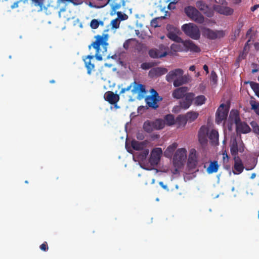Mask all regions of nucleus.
<instances>
[{
  "label": "nucleus",
  "instance_id": "obj_1",
  "mask_svg": "<svg viewBox=\"0 0 259 259\" xmlns=\"http://www.w3.org/2000/svg\"><path fill=\"white\" fill-rule=\"evenodd\" d=\"M96 40L89 46V48L90 49L91 47H93L96 51L95 56L88 55L85 59H84L85 65H94V63H92V60L96 59L99 61L102 60V57L101 55H99L100 52V46H102L105 51L107 50V47L108 45L107 42L108 35L104 34L103 35H98L95 36Z\"/></svg>",
  "mask_w": 259,
  "mask_h": 259
},
{
  "label": "nucleus",
  "instance_id": "obj_54",
  "mask_svg": "<svg viewBox=\"0 0 259 259\" xmlns=\"http://www.w3.org/2000/svg\"><path fill=\"white\" fill-rule=\"evenodd\" d=\"M172 153L170 152L169 151H167V149L166 148V150L164 152V155L167 157H171Z\"/></svg>",
  "mask_w": 259,
  "mask_h": 259
},
{
  "label": "nucleus",
  "instance_id": "obj_60",
  "mask_svg": "<svg viewBox=\"0 0 259 259\" xmlns=\"http://www.w3.org/2000/svg\"><path fill=\"white\" fill-rule=\"evenodd\" d=\"M244 54L245 55V53L243 52L242 54L239 55L238 59H243L244 58Z\"/></svg>",
  "mask_w": 259,
  "mask_h": 259
},
{
  "label": "nucleus",
  "instance_id": "obj_13",
  "mask_svg": "<svg viewBox=\"0 0 259 259\" xmlns=\"http://www.w3.org/2000/svg\"><path fill=\"white\" fill-rule=\"evenodd\" d=\"M162 151L161 148H154L151 153L149 162L152 165L157 164L160 161Z\"/></svg>",
  "mask_w": 259,
  "mask_h": 259
},
{
  "label": "nucleus",
  "instance_id": "obj_37",
  "mask_svg": "<svg viewBox=\"0 0 259 259\" xmlns=\"http://www.w3.org/2000/svg\"><path fill=\"white\" fill-rule=\"evenodd\" d=\"M251 109L254 111L256 115L259 116V102L257 103H250Z\"/></svg>",
  "mask_w": 259,
  "mask_h": 259
},
{
  "label": "nucleus",
  "instance_id": "obj_47",
  "mask_svg": "<svg viewBox=\"0 0 259 259\" xmlns=\"http://www.w3.org/2000/svg\"><path fill=\"white\" fill-rule=\"evenodd\" d=\"M217 75L214 71H212L211 73L210 78L211 80L214 82L216 83L217 81Z\"/></svg>",
  "mask_w": 259,
  "mask_h": 259
},
{
  "label": "nucleus",
  "instance_id": "obj_53",
  "mask_svg": "<svg viewBox=\"0 0 259 259\" xmlns=\"http://www.w3.org/2000/svg\"><path fill=\"white\" fill-rule=\"evenodd\" d=\"M20 3V1H17L15 3H14L11 7V9H14L15 8H17L19 6V3Z\"/></svg>",
  "mask_w": 259,
  "mask_h": 259
},
{
  "label": "nucleus",
  "instance_id": "obj_57",
  "mask_svg": "<svg viewBox=\"0 0 259 259\" xmlns=\"http://www.w3.org/2000/svg\"><path fill=\"white\" fill-rule=\"evenodd\" d=\"M258 8H259V4L257 5H255L251 8V11L252 12H254L255 10H256Z\"/></svg>",
  "mask_w": 259,
  "mask_h": 259
},
{
  "label": "nucleus",
  "instance_id": "obj_61",
  "mask_svg": "<svg viewBox=\"0 0 259 259\" xmlns=\"http://www.w3.org/2000/svg\"><path fill=\"white\" fill-rule=\"evenodd\" d=\"M107 58H111L114 59H116L118 58V56L117 55L115 54V55L112 56L111 57L108 56Z\"/></svg>",
  "mask_w": 259,
  "mask_h": 259
},
{
  "label": "nucleus",
  "instance_id": "obj_34",
  "mask_svg": "<svg viewBox=\"0 0 259 259\" xmlns=\"http://www.w3.org/2000/svg\"><path fill=\"white\" fill-rule=\"evenodd\" d=\"M167 36L169 39L175 41V42H179L182 40L180 37L178 36L176 33L172 32H169Z\"/></svg>",
  "mask_w": 259,
  "mask_h": 259
},
{
  "label": "nucleus",
  "instance_id": "obj_27",
  "mask_svg": "<svg viewBox=\"0 0 259 259\" xmlns=\"http://www.w3.org/2000/svg\"><path fill=\"white\" fill-rule=\"evenodd\" d=\"M208 138L213 144H218L219 133L215 130H212L211 131Z\"/></svg>",
  "mask_w": 259,
  "mask_h": 259
},
{
  "label": "nucleus",
  "instance_id": "obj_32",
  "mask_svg": "<svg viewBox=\"0 0 259 259\" xmlns=\"http://www.w3.org/2000/svg\"><path fill=\"white\" fill-rule=\"evenodd\" d=\"M176 121L179 125H183L184 126L188 122L185 114L179 115L177 117Z\"/></svg>",
  "mask_w": 259,
  "mask_h": 259
},
{
  "label": "nucleus",
  "instance_id": "obj_11",
  "mask_svg": "<svg viewBox=\"0 0 259 259\" xmlns=\"http://www.w3.org/2000/svg\"><path fill=\"white\" fill-rule=\"evenodd\" d=\"M244 151L243 144L241 141L238 143L236 138L231 139L230 144V152L232 155L234 157H239L238 156V152H242Z\"/></svg>",
  "mask_w": 259,
  "mask_h": 259
},
{
  "label": "nucleus",
  "instance_id": "obj_46",
  "mask_svg": "<svg viewBox=\"0 0 259 259\" xmlns=\"http://www.w3.org/2000/svg\"><path fill=\"white\" fill-rule=\"evenodd\" d=\"M35 4V6H37L41 8L44 5V0H31Z\"/></svg>",
  "mask_w": 259,
  "mask_h": 259
},
{
  "label": "nucleus",
  "instance_id": "obj_28",
  "mask_svg": "<svg viewBox=\"0 0 259 259\" xmlns=\"http://www.w3.org/2000/svg\"><path fill=\"white\" fill-rule=\"evenodd\" d=\"M219 165L217 161L210 162L209 166L207 168V172L208 174H212L218 171Z\"/></svg>",
  "mask_w": 259,
  "mask_h": 259
},
{
  "label": "nucleus",
  "instance_id": "obj_42",
  "mask_svg": "<svg viewBox=\"0 0 259 259\" xmlns=\"http://www.w3.org/2000/svg\"><path fill=\"white\" fill-rule=\"evenodd\" d=\"M253 131L259 136V125L255 122L251 123Z\"/></svg>",
  "mask_w": 259,
  "mask_h": 259
},
{
  "label": "nucleus",
  "instance_id": "obj_12",
  "mask_svg": "<svg viewBox=\"0 0 259 259\" xmlns=\"http://www.w3.org/2000/svg\"><path fill=\"white\" fill-rule=\"evenodd\" d=\"M187 151L185 148L178 149L173 157V162L175 164H181L186 159Z\"/></svg>",
  "mask_w": 259,
  "mask_h": 259
},
{
  "label": "nucleus",
  "instance_id": "obj_38",
  "mask_svg": "<svg viewBox=\"0 0 259 259\" xmlns=\"http://www.w3.org/2000/svg\"><path fill=\"white\" fill-rule=\"evenodd\" d=\"M191 105L192 104H191V103L186 101L184 100L180 101V107L185 110L188 109Z\"/></svg>",
  "mask_w": 259,
  "mask_h": 259
},
{
  "label": "nucleus",
  "instance_id": "obj_31",
  "mask_svg": "<svg viewBox=\"0 0 259 259\" xmlns=\"http://www.w3.org/2000/svg\"><path fill=\"white\" fill-rule=\"evenodd\" d=\"M206 101V98L204 95H199L194 98V103L197 106L204 104Z\"/></svg>",
  "mask_w": 259,
  "mask_h": 259
},
{
  "label": "nucleus",
  "instance_id": "obj_56",
  "mask_svg": "<svg viewBox=\"0 0 259 259\" xmlns=\"http://www.w3.org/2000/svg\"><path fill=\"white\" fill-rule=\"evenodd\" d=\"M159 185H160L162 188H163L164 189H165V190H168V188H167V186H166V185H165L164 184V183H163L162 182H160L159 183Z\"/></svg>",
  "mask_w": 259,
  "mask_h": 259
},
{
  "label": "nucleus",
  "instance_id": "obj_40",
  "mask_svg": "<svg viewBox=\"0 0 259 259\" xmlns=\"http://www.w3.org/2000/svg\"><path fill=\"white\" fill-rule=\"evenodd\" d=\"M249 83L250 87L253 90V91L254 92V93L257 90L259 89V84L258 83H257L256 82H253V81H248V82H246V83Z\"/></svg>",
  "mask_w": 259,
  "mask_h": 259
},
{
  "label": "nucleus",
  "instance_id": "obj_52",
  "mask_svg": "<svg viewBox=\"0 0 259 259\" xmlns=\"http://www.w3.org/2000/svg\"><path fill=\"white\" fill-rule=\"evenodd\" d=\"M223 155V160L224 162H228L229 160V156L227 153H224Z\"/></svg>",
  "mask_w": 259,
  "mask_h": 259
},
{
  "label": "nucleus",
  "instance_id": "obj_33",
  "mask_svg": "<svg viewBox=\"0 0 259 259\" xmlns=\"http://www.w3.org/2000/svg\"><path fill=\"white\" fill-rule=\"evenodd\" d=\"M164 122L167 125H171L175 123V118L174 115L171 114H168L165 116Z\"/></svg>",
  "mask_w": 259,
  "mask_h": 259
},
{
  "label": "nucleus",
  "instance_id": "obj_50",
  "mask_svg": "<svg viewBox=\"0 0 259 259\" xmlns=\"http://www.w3.org/2000/svg\"><path fill=\"white\" fill-rule=\"evenodd\" d=\"M130 44V39H127V40H125V41L123 44V48L127 50L129 48Z\"/></svg>",
  "mask_w": 259,
  "mask_h": 259
},
{
  "label": "nucleus",
  "instance_id": "obj_16",
  "mask_svg": "<svg viewBox=\"0 0 259 259\" xmlns=\"http://www.w3.org/2000/svg\"><path fill=\"white\" fill-rule=\"evenodd\" d=\"M167 72V69L164 67L152 68L149 72V76L151 78L158 77L165 74Z\"/></svg>",
  "mask_w": 259,
  "mask_h": 259
},
{
  "label": "nucleus",
  "instance_id": "obj_35",
  "mask_svg": "<svg viewBox=\"0 0 259 259\" xmlns=\"http://www.w3.org/2000/svg\"><path fill=\"white\" fill-rule=\"evenodd\" d=\"M194 96L195 95L193 93H187L184 97H185L184 100L192 104L193 101L194 100Z\"/></svg>",
  "mask_w": 259,
  "mask_h": 259
},
{
  "label": "nucleus",
  "instance_id": "obj_3",
  "mask_svg": "<svg viewBox=\"0 0 259 259\" xmlns=\"http://www.w3.org/2000/svg\"><path fill=\"white\" fill-rule=\"evenodd\" d=\"M131 90L133 95L138 94V99H142L143 97V95L146 93L145 85L134 81L126 88H122L120 91V94H124Z\"/></svg>",
  "mask_w": 259,
  "mask_h": 259
},
{
  "label": "nucleus",
  "instance_id": "obj_48",
  "mask_svg": "<svg viewBox=\"0 0 259 259\" xmlns=\"http://www.w3.org/2000/svg\"><path fill=\"white\" fill-rule=\"evenodd\" d=\"M151 25L152 27H154L155 28L158 27V25L157 19L155 18V19H152L151 21Z\"/></svg>",
  "mask_w": 259,
  "mask_h": 259
},
{
  "label": "nucleus",
  "instance_id": "obj_20",
  "mask_svg": "<svg viewBox=\"0 0 259 259\" xmlns=\"http://www.w3.org/2000/svg\"><path fill=\"white\" fill-rule=\"evenodd\" d=\"M183 71L181 69H177L173 71H170L166 75V80L168 82H171L173 80H174L178 77L182 76L183 75Z\"/></svg>",
  "mask_w": 259,
  "mask_h": 259
},
{
  "label": "nucleus",
  "instance_id": "obj_8",
  "mask_svg": "<svg viewBox=\"0 0 259 259\" xmlns=\"http://www.w3.org/2000/svg\"><path fill=\"white\" fill-rule=\"evenodd\" d=\"M202 33L204 37L209 39L221 38L225 35V31L223 30H213L208 28H204Z\"/></svg>",
  "mask_w": 259,
  "mask_h": 259
},
{
  "label": "nucleus",
  "instance_id": "obj_49",
  "mask_svg": "<svg viewBox=\"0 0 259 259\" xmlns=\"http://www.w3.org/2000/svg\"><path fill=\"white\" fill-rule=\"evenodd\" d=\"M145 138V136L143 133L139 132L137 134V138L139 140H143Z\"/></svg>",
  "mask_w": 259,
  "mask_h": 259
},
{
  "label": "nucleus",
  "instance_id": "obj_2",
  "mask_svg": "<svg viewBox=\"0 0 259 259\" xmlns=\"http://www.w3.org/2000/svg\"><path fill=\"white\" fill-rule=\"evenodd\" d=\"M188 51L194 52H199L200 49L191 40H181L179 42H175L170 46V50H168V54L174 55L177 52Z\"/></svg>",
  "mask_w": 259,
  "mask_h": 259
},
{
  "label": "nucleus",
  "instance_id": "obj_5",
  "mask_svg": "<svg viewBox=\"0 0 259 259\" xmlns=\"http://www.w3.org/2000/svg\"><path fill=\"white\" fill-rule=\"evenodd\" d=\"M150 95L145 98V102L148 107L156 109L159 107L158 102L162 100V98L159 96L157 91L154 89L150 90Z\"/></svg>",
  "mask_w": 259,
  "mask_h": 259
},
{
  "label": "nucleus",
  "instance_id": "obj_55",
  "mask_svg": "<svg viewBox=\"0 0 259 259\" xmlns=\"http://www.w3.org/2000/svg\"><path fill=\"white\" fill-rule=\"evenodd\" d=\"M117 15L118 17L121 20H124V15L122 14L121 12H117Z\"/></svg>",
  "mask_w": 259,
  "mask_h": 259
},
{
  "label": "nucleus",
  "instance_id": "obj_39",
  "mask_svg": "<svg viewBox=\"0 0 259 259\" xmlns=\"http://www.w3.org/2000/svg\"><path fill=\"white\" fill-rule=\"evenodd\" d=\"M208 134V130L207 127L202 126L200 127L199 133H198V136H207Z\"/></svg>",
  "mask_w": 259,
  "mask_h": 259
},
{
  "label": "nucleus",
  "instance_id": "obj_45",
  "mask_svg": "<svg viewBox=\"0 0 259 259\" xmlns=\"http://www.w3.org/2000/svg\"><path fill=\"white\" fill-rule=\"evenodd\" d=\"M40 249L44 251H46L48 250L49 248L48 246V243L47 242H44L42 244L40 245Z\"/></svg>",
  "mask_w": 259,
  "mask_h": 259
},
{
  "label": "nucleus",
  "instance_id": "obj_26",
  "mask_svg": "<svg viewBox=\"0 0 259 259\" xmlns=\"http://www.w3.org/2000/svg\"><path fill=\"white\" fill-rule=\"evenodd\" d=\"M125 4V0H113L112 5V10L115 12V11L120 9L121 6H124Z\"/></svg>",
  "mask_w": 259,
  "mask_h": 259
},
{
  "label": "nucleus",
  "instance_id": "obj_44",
  "mask_svg": "<svg viewBox=\"0 0 259 259\" xmlns=\"http://www.w3.org/2000/svg\"><path fill=\"white\" fill-rule=\"evenodd\" d=\"M199 141L202 145H205L207 142V136H198Z\"/></svg>",
  "mask_w": 259,
  "mask_h": 259
},
{
  "label": "nucleus",
  "instance_id": "obj_63",
  "mask_svg": "<svg viewBox=\"0 0 259 259\" xmlns=\"http://www.w3.org/2000/svg\"><path fill=\"white\" fill-rule=\"evenodd\" d=\"M251 31H252L251 28H250L249 29H248L246 32V36L249 35L251 33Z\"/></svg>",
  "mask_w": 259,
  "mask_h": 259
},
{
  "label": "nucleus",
  "instance_id": "obj_62",
  "mask_svg": "<svg viewBox=\"0 0 259 259\" xmlns=\"http://www.w3.org/2000/svg\"><path fill=\"white\" fill-rule=\"evenodd\" d=\"M203 69L206 72V73H208V66H203Z\"/></svg>",
  "mask_w": 259,
  "mask_h": 259
},
{
  "label": "nucleus",
  "instance_id": "obj_10",
  "mask_svg": "<svg viewBox=\"0 0 259 259\" xmlns=\"http://www.w3.org/2000/svg\"><path fill=\"white\" fill-rule=\"evenodd\" d=\"M229 109L224 104H222L218 108L215 114V122L220 124L223 120H226L228 116Z\"/></svg>",
  "mask_w": 259,
  "mask_h": 259
},
{
  "label": "nucleus",
  "instance_id": "obj_51",
  "mask_svg": "<svg viewBox=\"0 0 259 259\" xmlns=\"http://www.w3.org/2000/svg\"><path fill=\"white\" fill-rule=\"evenodd\" d=\"M87 68L88 73L91 74L92 69H94L95 66H85Z\"/></svg>",
  "mask_w": 259,
  "mask_h": 259
},
{
  "label": "nucleus",
  "instance_id": "obj_19",
  "mask_svg": "<svg viewBox=\"0 0 259 259\" xmlns=\"http://www.w3.org/2000/svg\"><path fill=\"white\" fill-rule=\"evenodd\" d=\"M234 160V169L237 171V172L233 171L234 174H241L244 168V165L242 161L239 157H233Z\"/></svg>",
  "mask_w": 259,
  "mask_h": 259
},
{
  "label": "nucleus",
  "instance_id": "obj_18",
  "mask_svg": "<svg viewBox=\"0 0 259 259\" xmlns=\"http://www.w3.org/2000/svg\"><path fill=\"white\" fill-rule=\"evenodd\" d=\"M188 90V88L186 87L177 88L173 91L172 96L175 99H180L185 96Z\"/></svg>",
  "mask_w": 259,
  "mask_h": 259
},
{
  "label": "nucleus",
  "instance_id": "obj_21",
  "mask_svg": "<svg viewBox=\"0 0 259 259\" xmlns=\"http://www.w3.org/2000/svg\"><path fill=\"white\" fill-rule=\"evenodd\" d=\"M236 132L237 133L246 134L250 131L249 125L245 122L239 121L236 124Z\"/></svg>",
  "mask_w": 259,
  "mask_h": 259
},
{
  "label": "nucleus",
  "instance_id": "obj_22",
  "mask_svg": "<svg viewBox=\"0 0 259 259\" xmlns=\"http://www.w3.org/2000/svg\"><path fill=\"white\" fill-rule=\"evenodd\" d=\"M148 143V141L145 140L142 142H139L136 140H133L131 142L132 147L135 150H142L147 146Z\"/></svg>",
  "mask_w": 259,
  "mask_h": 259
},
{
  "label": "nucleus",
  "instance_id": "obj_25",
  "mask_svg": "<svg viewBox=\"0 0 259 259\" xmlns=\"http://www.w3.org/2000/svg\"><path fill=\"white\" fill-rule=\"evenodd\" d=\"M186 118L188 122H192L195 120L198 117L199 113L196 111H191L186 114Z\"/></svg>",
  "mask_w": 259,
  "mask_h": 259
},
{
  "label": "nucleus",
  "instance_id": "obj_41",
  "mask_svg": "<svg viewBox=\"0 0 259 259\" xmlns=\"http://www.w3.org/2000/svg\"><path fill=\"white\" fill-rule=\"evenodd\" d=\"M119 24L120 22L118 19H114L111 22L112 28L116 29L119 27Z\"/></svg>",
  "mask_w": 259,
  "mask_h": 259
},
{
  "label": "nucleus",
  "instance_id": "obj_4",
  "mask_svg": "<svg viewBox=\"0 0 259 259\" xmlns=\"http://www.w3.org/2000/svg\"><path fill=\"white\" fill-rule=\"evenodd\" d=\"M164 126L165 122L161 119H156L153 121L147 120L144 122L143 128L147 133H151L153 131L163 128Z\"/></svg>",
  "mask_w": 259,
  "mask_h": 259
},
{
  "label": "nucleus",
  "instance_id": "obj_14",
  "mask_svg": "<svg viewBox=\"0 0 259 259\" xmlns=\"http://www.w3.org/2000/svg\"><path fill=\"white\" fill-rule=\"evenodd\" d=\"M196 7L208 17L213 16V11L208 7V6L203 1H198L196 3Z\"/></svg>",
  "mask_w": 259,
  "mask_h": 259
},
{
  "label": "nucleus",
  "instance_id": "obj_9",
  "mask_svg": "<svg viewBox=\"0 0 259 259\" xmlns=\"http://www.w3.org/2000/svg\"><path fill=\"white\" fill-rule=\"evenodd\" d=\"M168 48L163 45L159 46V49H152L149 51V55L153 58H162L168 55Z\"/></svg>",
  "mask_w": 259,
  "mask_h": 259
},
{
  "label": "nucleus",
  "instance_id": "obj_15",
  "mask_svg": "<svg viewBox=\"0 0 259 259\" xmlns=\"http://www.w3.org/2000/svg\"><path fill=\"white\" fill-rule=\"evenodd\" d=\"M213 9L217 13L226 16L231 15L234 12L233 9L228 7H224L219 5H214Z\"/></svg>",
  "mask_w": 259,
  "mask_h": 259
},
{
  "label": "nucleus",
  "instance_id": "obj_43",
  "mask_svg": "<svg viewBox=\"0 0 259 259\" xmlns=\"http://www.w3.org/2000/svg\"><path fill=\"white\" fill-rule=\"evenodd\" d=\"M178 146V144L176 143H174L172 144L171 145H169L167 148V151H169L170 152L173 153V152L175 151L176 149L177 148Z\"/></svg>",
  "mask_w": 259,
  "mask_h": 259
},
{
  "label": "nucleus",
  "instance_id": "obj_36",
  "mask_svg": "<svg viewBox=\"0 0 259 259\" xmlns=\"http://www.w3.org/2000/svg\"><path fill=\"white\" fill-rule=\"evenodd\" d=\"M100 24L103 25L104 23L102 21L99 22L97 19H93L91 22L90 26L92 29H97L99 27Z\"/></svg>",
  "mask_w": 259,
  "mask_h": 259
},
{
  "label": "nucleus",
  "instance_id": "obj_23",
  "mask_svg": "<svg viewBox=\"0 0 259 259\" xmlns=\"http://www.w3.org/2000/svg\"><path fill=\"white\" fill-rule=\"evenodd\" d=\"M229 120L235 124L241 121L239 113L237 110H231L229 115Z\"/></svg>",
  "mask_w": 259,
  "mask_h": 259
},
{
  "label": "nucleus",
  "instance_id": "obj_6",
  "mask_svg": "<svg viewBox=\"0 0 259 259\" xmlns=\"http://www.w3.org/2000/svg\"><path fill=\"white\" fill-rule=\"evenodd\" d=\"M186 15L192 21L199 24H202L204 21V16L194 7L187 6L184 9Z\"/></svg>",
  "mask_w": 259,
  "mask_h": 259
},
{
  "label": "nucleus",
  "instance_id": "obj_17",
  "mask_svg": "<svg viewBox=\"0 0 259 259\" xmlns=\"http://www.w3.org/2000/svg\"><path fill=\"white\" fill-rule=\"evenodd\" d=\"M104 98L106 101L112 105L116 104L119 100V95L111 91L107 92L104 95Z\"/></svg>",
  "mask_w": 259,
  "mask_h": 259
},
{
  "label": "nucleus",
  "instance_id": "obj_58",
  "mask_svg": "<svg viewBox=\"0 0 259 259\" xmlns=\"http://www.w3.org/2000/svg\"><path fill=\"white\" fill-rule=\"evenodd\" d=\"M249 50V47H247L246 46H244V47L243 48V52L245 53V55L247 53L248 50Z\"/></svg>",
  "mask_w": 259,
  "mask_h": 259
},
{
  "label": "nucleus",
  "instance_id": "obj_24",
  "mask_svg": "<svg viewBox=\"0 0 259 259\" xmlns=\"http://www.w3.org/2000/svg\"><path fill=\"white\" fill-rule=\"evenodd\" d=\"M119 68H113V70L117 71V73L120 76H124L127 74L130 71H132L131 66H119Z\"/></svg>",
  "mask_w": 259,
  "mask_h": 259
},
{
  "label": "nucleus",
  "instance_id": "obj_59",
  "mask_svg": "<svg viewBox=\"0 0 259 259\" xmlns=\"http://www.w3.org/2000/svg\"><path fill=\"white\" fill-rule=\"evenodd\" d=\"M152 66H141V67L143 70H148Z\"/></svg>",
  "mask_w": 259,
  "mask_h": 259
},
{
  "label": "nucleus",
  "instance_id": "obj_7",
  "mask_svg": "<svg viewBox=\"0 0 259 259\" xmlns=\"http://www.w3.org/2000/svg\"><path fill=\"white\" fill-rule=\"evenodd\" d=\"M184 32L191 38L197 40L200 38V32L198 27L194 24L189 23L184 24L182 27Z\"/></svg>",
  "mask_w": 259,
  "mask_h": 259
},
{
  "label": "nucleus",
  "instance_id": "obj_29",
  "mask_svg": "<svg viewBox=\"0 0 259 259\" xmlns=\"http://www.w3.org/2000/svg\"><path fill=\"white\" fill-rule=\"evenodd\" d=\"M187 81L186 77L182 76V75L180 76V77H178L176 79L174 80V85L175 87H178L184 83H186Z\"/></svg>",
  "mask_w": 259,
  "mask_h": 259
},
{
  "label": "nucleus",
  "instance_id": "obj_30",
  "mask_svg": "<svg viewBox=\"0 0 259 259\" xmlns=\"http://www.w3.org/2000/svg\"><path fill=\"white\" fill-rule=\"evenodd\" d=\"M197 163L196 158L195 155H193V154H190L188 160V165L189 167L191 168H194Z\"/></svg>",
  "mask_w": 259,
  "mask_h": 259
},
{
  "label": "nucleus",
  "instance_id": "obj_64",
  "mask_svg": "<svg viewBox=\"0 0 259 259\" xmlns=\"http://www.w3.org/2000/svg\"><path fill=\"white\" fill-rule=\"evenodd\" d=\"M256 177V174L255 173H253L251 175V176H250V179H253L255 178Z\"/></svg>",
  "mask_w": 259,
  "mask_h": 259
}]
</instances>
